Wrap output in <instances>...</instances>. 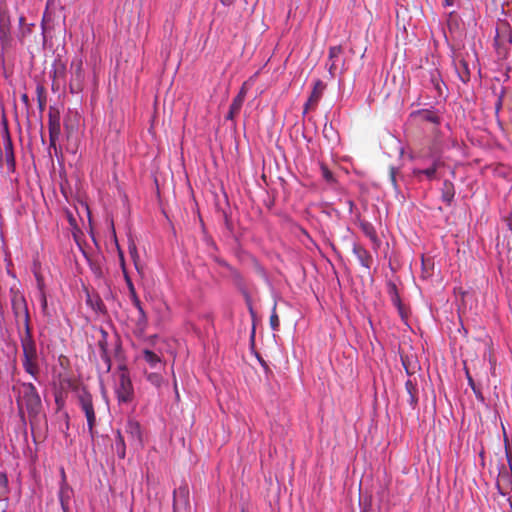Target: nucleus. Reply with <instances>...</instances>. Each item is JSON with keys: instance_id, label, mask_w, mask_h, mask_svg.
Listing matches in <instances>:
<instances>
[{"instance_id": "33", "label": "nucleus", "mask_w": 512, "mask_h": 512, "mask_svg": "<svg viewBox=\"0 0 512 512\" xmlns=\"http://www.w3.org/2000/svg\"><path fill=\"white\" fill-rule=\"evenodd\" d=\"M38 103L41 110L44 109L46 104V97L44 95V88L42 86L37 87Z\"/></svg>"}, {"instance_id": "55", "label": "nucleus", "mask_w": 512, "mask_h": 512, "mask_svg": "<svg viewBox=\"0 0 512 512\" xmlns=\"http://www.w3.org/2000/svg\"><path fill=\"white\" fill-rule=\"evenodd\" d=\"M451 3H452V2L450 1V4H451Z\"/></svg>"}, {"instance_id": "39", "label": "nucleus", "mask_w": 512, "mask_h": 512, "mask_svg": "<svg viewBox=\"0 0 512 512\" xmlns=\"http://www.w3.org/2000/svg\"><path fill=\"white\" fill-rule=\"evenodd\" d=\"M318 102H310V97L304 105L303 114H306L310 109H314Z\"/></svg>"}, {"instance_id": "53", "label": "nucleus", "mask_w": 512, "mask_h": 512, "mask_svg": "<svg viewBox=\"0 0 512 512\" xmlns=\"http://www.w3.org/2000/svg\"><path fill=\"white\" fill-rule=\"evenodd\" d=\"M112 232H113V235L115 236L116 235V231L114 229V226L112 225Z\"/></svg>"}, {"instance_id": "30", "label": "nucleus", "mask_w": 512, "mask_h": 512, "mask_svg": "<svg viewBox=\"0 0 512 512\" xmlns=\"http://www.w3.org/2000/svg\"><path fill=\"white\" fill-rule=\"evenodd\" d=\"M461 64H462V69L459 70L458 68H456L457 70V75L459 77V79L462 81V82H466L469 80V76H470V73H469V70L467 68V65L466 63L462 62L461 61Z\"/></svg>"}, {"instance_id": "5", "label": "nucleus", "mask_w": 512, "mask_h": 512, "mask_svg": "<svg viewBox=\"0 0 512 512\" xmlns=\"http://www.w3.org/2000/svg\"><path fill=\"white\" fill-rule=\"evenodd\" d=\"M115 393L119 403H130L134 398V389L129 373L125 367L121 368L118 375V382L115 387Z\"/></svg>"}, {"instance_id": "1", "label": "nucleus", "mask_w": 512, "mask_h": 512, "mask_svg": "<svg viewBox=\"0 0 512 512\" xmlns=\"http://www.w3.org/2000/svg\"><path fill=\"white\" fill-rule=\"evenodd\" d=\"M16 389L19 413L23 416L24 409L27 411L30 425L33 428L34 421L42 409L40 396L32 383H21Z\"/></svg>"}, {"instance_id": "38", "label": "nucleus", "mask_w": 512, "mask_h": 512, "mask_svg": "<svg viewBox=\"0 0 512 512\" xmlns=\"http://www.w3.org/2000/svg\"><path fill=\"white\" fill-rule=\"evenodd\" d=\"M422 117L430 122H433V123H437L438 122V118L436 115H434L432 112L430 111H424L422 113Z\"/></svg>"}, {"instance_id": "6", "label": "nucleus", "mask_w": 512, "mask_h": 512, "mask_svg": "<svg viewBox=\"0 0 512 512\" xmlns=\"http://www.w3.org/2000/svg\"><path fill=\"white\" fill-rule=\"evenodd\" d=\"M495 47L500 56H505L512 44V28L506 21H499L496 26Z\"/></svg>"}, {"instance_id": "19", "label": "nucleus", "mask_w": 512, "mask_h": 512, "mask_svg": "<svg viewBox=\"0 0 512 512\" xmlns=\"http://www.w3.org/2000/svg\"><path fill=\"white\" fill-rule=\"evenodd\" d=\"M138 310V313H139V317L137 319V322H136V330L140 333V334H143L147 328V325H148V317H147V314L146 312L144 311L143 307L140 308V309H137Z\"/></svg>"}, {"instance_id": "40", "label": "nucleus", "mask_w": 512, "mask_h": 512, "mask_svg": "<svg viewBox=\"0 0 512 512\" xmlns=\"http://www.w3.org/2000/svg\"><path fill=\"white\" fill-rule=\"evenodd\" d=\"M247 94V89L245 87V84L241 87L239 93L237 94L236 98H240L242 101L245 100Z\"/></svg>"}, {"instance_id": "24", "label": "nucleus", "mask_w": 512, "mask_h": 512, "mask_svg": "<svg viewBox=\"0 0 512 512\" xmlns=\"http://www.w3.org/2000/svg\"><path fill=\"white\" fill-rule=\"evenodd\" d=\"M387 291H388V294L390 296V299H391V302L393 303V305L400 304L401 299H400L396 284L391 281L388 282L387 283Z\"/></svg>"}, {"instance_id": "36", "label": "nucleus", "mask_w": 512, "mask_h": 512, "mask_svg": "<svg viewBox=\"0 0 512 512\" xmlns=\"http://www.w3.org/2000/svg\"><path fill=\"white\" fill-rule=\"evenodd\" d=\"M33 26H34V24H27L24 27H22L20 29V32H19V35H18L19 39H23L28 34H30L32 32V27Z\"/></svg>"}, {"instance_id": "32", "label": "nucleus", "mask_w": 512, "mask_h": 512, "mask_svg": "<svg viewBox=\"0 0 512 512\" xmlns=\"http://www.w3.org/2000/svg\"><path fill=\"white\" fill-rule=\"evenodd\" d=\"M102 332V339L98 341V347L100 349V354L101 353H108V344H107V332H105L104 330L101 331Z\"/></svg>"}, {"instance_id": "13", "label": "nucleus", "mask_w": 512, "mask_h": 512, "mask_svg": "<svg viewBox=\"0 0 512 512\" xmlns=\"http://www.w3.org/2000/svg\"><path fill=\"white\" fill-rule=\"evenodd\" d=\"M4 154L8 168L13 171L15 168V156L12 139L7 128L4 133Z\"/></svg>"}, {"instance_id": "9", "label": "nucleus", "mask_w": 512, "mask_h": 512, "mask_svg": "<svg viewBox=\"0 0 512 512\" xmlns=\"http://www.w3.org/2000/svg\"><path fill=\"white\" fill-rule=\"evenodd\" d=\"M400 358L402 366L409 377L414 376L420 370V363L417 355L411 348L408 350L401 349Z\"/></svg>"}, {"instance_id": "26", "label": "nucleus", "mask_w": 512, "mask_h": 512, "mask_svg": "<svg viewBox=\"0 0 512 512\" xmlns=\"http://www.w3.org/2000/svg\"><path fill=\"white\" fill-rule=\"evenodd\" d=\"M71 489L67 485H63L60 489V502L63 510L65 511L68 506V500L70 497Z\"/></svg>"}, {"instance_id": "48", "label": "nucleus", "mask_w": 512, "mask_h": 512, "mask_svg": "<svg viewBox=\"0 0 512 512\" xmlns=\"http://www.w3.org/2000/svg\"><path fill=\"white\" fill-rule=\"evenodd\" d=\"M130 251H131V254H132L133 256L137 254L135 245H133L132 247H130Z\"/></svg>"}, {"instance_id": "29", "label": "nucleus", "mask_w": 512, "mask_h": 512, "mask_svg": "<svg viewBox=\"0 0 512 512\" xmlns=\"http://www.w3.org/2000/svg\"><path fill=\"white\" fill-rule=\"evenodd\" d=\"M147 380H148V382H150L155 387H160L162 382H163L162 376L160 374H158V373H149V374H147Z\"/></svg>"}, {"instance_id": "17", "label": "nucleus", "mask_w": 512, "mask_h": 512, "mask_svg": "<svg viewBox=\"0 0 512 512\" xmlns=\"http://www.w3.org/2000/svg\"><path fill=\"white\" fill-rule=\"evenodd\" d=\"M125 278H126V282H127V286H128V290H129V296H130L132 304L134 305V307L136 309L142 308L143 306H142V303L136 293L134 284L132 283L131 279L127 275L125 276Z\"/></svg>"}, {"instance_id": "21", "label": "nucleus", "mask_w": 512, "mask_h": 512, "mask_svg": "<svg viewBox=\"0 0 512 512\" xmlns=\"http://www.w3.org/2000/svg\"><path fill=\"white\" fill-rule=\"evenodd\" d=\"M101 363L97 365V370L99 373H108L111 370V358L108 353H101Z\"/></svg>"}, {"instance_id": "18", "label": "nucleus", "mask_w": 512, "mask_h": 512, "mask_svg": "<svg viewBox=\"0 0 512 512\" xmlns=\"http://www.w3.org/2000/svg\"><path fill=\"white\" fill-rule=\"evenodd\" d=\"M243 103L244 101L235 97L230 105L226 119L233 120L240 113Z\"/></svg>"}, {"instance_id": "20", "label": "nucleus", "mask_w": 512, "mask_h": 512, "mask_svg": "<svg viewBox=\"0 0 512 512\" xmlns=\"http://www.w3.org/2000/svg\"><path fill=\"white\" fill-rule=\"evenodd\" d=\"M143 358L151 368H156L161 363V358L151 350L145 349L143 351Z\"/></svg>"}, {"instance_id": "51", "label": "nucleus", "mask_w": 512, "mask_h": 512, "mask_svg": "<svg viewBox=\"0 0 512 512\" xmlns=\"http://www.w3.org/2000/svg\"><path fill=\"white\" fill-rule=\"evenodd\" d=\"M174 388H175V391H176V396L179 397V394H178V391H177V383L176 382L174 383Z\"/></svg>"}, {"instance_id": "31", "label": "nucleus", "mask_w": 512, "mask_h": 512, "mask_svg": "<svg viewBox=\"0 0 512 512\" xmlns=\"http://www.w3.org/2000/svg\"><path fill=\"white\" fill-rule=\"evenodd\" d=\"M88 303L92 306V308L99 312H104L105 306L100 297H96L95 300L89 298Z\"/></svg>"}, {"instance_id": "2", "label": "nucleus", "mask_w": 512, "mask_h": 512, "mask_svg": "<svg viewBox=\"0 0 512 512\" xmlns=\"http://www.w3.org/2000/svg\"><path fill=\"white\" fill-rule=\"evenodd\" d=\"M21 348L23 351L22 365L24 370L33 376L35 379L39 374L38 365V353L36 342L33 338L32 328L27 327L26 329L18 330Z\"/></svg>"}, {"instance_id": "16", "label": "nucleus", "mask_w": 512, "mask_h": 512, "mask_svg": "<svg viewBox=\"0 0 512 512\" xmlns=\"http://www.w3.org/2000/svg\"><path fill=\"white\" fill-rule=\"evenodd\" d=\"M325 89H326V84L322 80L317 79L313 84V89L309 96L310 102H319Z\"/></svg>"}, {"instance_id": "23", "label": "nucleus", "mask_w": 512, "mask_h": 512, "mask_svg": "<svg viewBox=\"0 0 512 512\" xmlns=\"http://www.w3.org/2000/svg\"><path fill=\"white\" fill-rule=\"evenodd\" d=\"M82 79H83L82 62L79 61L76 65V70H75V81L77 83L76 84H74L73 82L70 83V88L72 91L80 90V82L82 81Z\"/></svg>"}, {"instance_id": "28", "label": "nucleus", "mask_w": 512, "mask_h": 512, "mask_svg": "<svg viewBox=\"0 0 512 512\" xmlns=\"http://www.w3.org/2000/svg\"><path fill=\"white\" fill-rule=\"evenodd\" d=\"M276 306H277V304L274 303L272 312L270 315V319H269L270 327L274 331L278 330V328L280 326V320H279L278 314L276 312Z\"/></svg>"}, {"instance_id": "15", "label": "nucleus", "mask_w": 512, "mask_h": 512, "mask_svg": "<svg viewBox=\"0 0 512 512\" xmlns=\"http://www.w3.org/2000/svg\"><path fill=\"white\" fill-rule=\"evenodd\" d=\"M125 432L130 436L133 442H142V433L140 424L134 420L129 419L125 425Z\"/></svg>"}, {"instance_id": "47", "label": "nucleus", "mask_w": 512, "mask_h": 512, "mask_svg": "<svg viewBox=\"0 0 512 512\" xmlns=\"http://www.w3.org/2000/svg\"><path fill=\"white\" fill-rule=\"evenodd\" d=\"M19 25L22 27H24L26 24H25V17L23 15H21L19 17Z\"/></svg>"}, {"instance_id": "50", "label": "nucleus", "mask_w": 512, "mask_h": 512, "mask_svg": "<svg viewBox=\"0 0 512 512\" xmlns=\"http://www.w3.org/2000/svg\"><path fill=\"white\" fill-rule=\"evenodd\" d=\"M468 380H469V384L472 386V388L474 389V383H473V380L470 376H468Z\"/></svg>"}, {"instance_id": "14", "label": "nucleus", "mask_w": 512, "mask_h": 512, "mask_svg": "<svg viewBox=\"0 0 512 512\" xmlns=\"http://www.w3.org/2000/svg\"><path fill=\"white\" fill-rule=\"evenodd\" d=\"M352 251L360 264L369 270L373 262L371 254L363 246L357 243L353 244Z\"/></svg>"}, {"instance_id": "46", "label": "nucleus", "mask_w": 512, "mask_h": 512, "mask_svg": "<svg viewBox=\"0 0 512 512\" xmlns=\"http://www.w3.org/2000/svg\"><path fill=\"white\" fill-rule=\"evenodd\" d=\"M21 100H22V102H24L26 105H28V103H29V98H28V95H27V94H22V95H21Z\"/></svg>"}, {"instance_id": "34", "label": "nucleus", "mask_w": 512, "mask_h": 512, "mask_svg": "<svg viewBox=\"0 0 512 512\" xmlns=\"http://www.w3.org/2000/svg\"><path fill=\"white\" fill-rule=\"evenodd\" d=\"M394 306L397 307L398 313L402 320L407 321L408 319V309L405 307V305L400 301V304H394Z\"/></svg>"}, {"instance_id": "4", "label": "nucleus", "mask_w": 512, "mask_h": 512, "mask_svg": "<svg viewBox=\"0 0 512 512\" xmlns=\"http://www.w3.org/2000/svg\"><path fill=\"white\" fill-rule=\"evenodd\" d=\"M77 399L81 410L85 414L89 434L91 437H94V428L96 426L97 420L93 404V397L86 389H82L79 391Z\"/></svg>"}, {"instance_id": "27", "label": "nucleus", "mask_w": 512, "mask_h": 512, "mask_svg": "<svg viewBox=\"0 0 512 512\" xmlns=\"http://www.w3.org/2000/svg\"><path fill=\"white\" fill-rule=\"evenodd\" d=\"M320 170H321V175H322L323 179L327 183L334 184L336 182L334 174L330 171V169L328 168V166L326 164L322 163L320 165Z\"/></svg>"}, {"instance_id": "35", "label": "nucleus", "mask_w": 512, "mask_h": 512, "mask_svg": "<svg viewBox=\"0 0 512 512\" xmlns=\"http://www.w3.org/2000/svg\"><path fill=\"white\" fill-rule=\"evenodd\" d=\"M188 495V489L187 487L183 486V487H179L178 490H175L174 491V507L176 506L177 504V499L179 496L183 497V498H186Z\"/></svg>"}, {"instance_id": "11", "label": "nucleus", "mask_w": 512, "mask_h": 512, "mask_svg": "<svg viewBox=\"0 0 512 512\" xmlns=\"http://www.w3.org/2000/svg\"><path fill=\"white\" fill-rule=\"evenodd\" d=\"M405 401L412 409H415L419 400V389L415 379L409 378L405 383Z\"/></svg>"}, {"instance_id": "41", "label": "nucleus", "mask_w": 512, "mask_h": 512, "mask_svg": "<svg viewBox=\"0 0 512 512\" xmlns=\"http://www.w3.org/2000/svg\"><path fill=\"white\" fill-rule=\"evenodd\" d=\"M389 177H390L391 183L395 186L396 185V169L394 167H390Z\"/></svg>"}, {"instance_id": "3", "label": "nucleus", "mask_w": 512, "mask_h": 512, "mask_svg": "<svg viewBox=\"0 0 512 512\" xmlns=\"http://www.w3.org/2000/svg\"><path fill=\"white\" fill-rule=\"evenodd\" d=\"M11 303L18 330L31 327L30 314L25 297L20 293H15Z\"/></svg>"}, {"instance_id": "12", "label": "nucleus", "mask_w": 512, "mask_h": 512, "mask_svg": "<svg viewBox=\"0 0 512 512\" xmlns=\"http://www.w3.org/2000/svg\"><path fill=\"white\" fill-rule=\"evenodd\" d=\"M359 226H360L362 232L365 234V236L370 239V241L372 243V248L374 250H378L381 245V241L377 235V232H376L373 224L368 221H365V220H360Z\"/></svg>"}, {"instance_id": "8", "label": "nucleus", "mask_w": 512, "mask_h": 512, "mask_svg": "<svg viewBox=\"0 0 512 512\" xmlns=\"http://www.w3.org/2000/svg\"><path fill=\"white\" fill-rule=\"evenodd\" d=\"M48 130H49V148H53L55 154L58 153L56 142L61 134L60 115L56 108L50 107L48 114Z\"/></svg>"}, {"instance_id": "7", "label": "nucleus", "mask_w": 512, "mask_h": 512, "mask_svg": "<svg viewBox=\"0 0 512 512\" xmlns=\"http://www.w3.org/2000/svg\"><path fill=\"white\" fill-rule=\"evenodd\" d=\"M11 16L6 7H0V45L3 52H8L12 47Z\"/></svg>"}, {"instance_id": "43", "label": "nucleus", "mask_w": 512, "mask_h": 512, "mask_svg": "<svg viewBox=\"0 0 512 512\" xmlns=\"http://www.w3.org/2000/svg\"><path fill=\"white\" fill-rule=\"evenodd\" d=\"M428 263H429V260H426L425 258H422V267H423V272L429 276L430 273L428 271Z\"/></svg>"}, {"instance_id": "10", "label": "nucleus", "mask_w": 512, "mask_h": 512, "mask_svg": "<svg viewBox=\"0 0 512 512\" xmlns=\"http://www.w3.org/2000/svg\"><path fill=\"white\" fill-rule=\"evenodd\" d=\"M342 52L343 49L340 45L332 46L329 48L328 60L330 63L328 64V71L331 77H334L338 70L340 71V73H342L344 70V62L342 61L341 67H339L338 63Z\"/></svg>"}, {"instance_id": "45", "label": "nucleus", "mask_w": 512, "mask_h": 512, "mask_svg": "<svg viewBox=\"0 0 512 512\" xmlns=\"http://www.w3.org/2000/svg\"><path fill=\"white\" fill-rule=\"evenodd\" d=\"M423 172L427 175V177L432 178L436 172V169L434 167L428 168V169L424 170Z\"/></svg>"}, {"instance_id": "22", "label": "nucleus", "mask_w": 512, "mask_h": 512, "mask_svg": "<svg viewBox=\"0 0 512 512\" xmlns=\"http://www.w3.org/2000/svg\"><path fill=\"white\" fill-rule=\"evenodd\" d=\"M115 445H116V451H117L119 458H121V459L125 458L126 445H125L124 437L119 430L117 431Z\"/></svg>"}, {"instance_id": "37", "label": "nucleus", "mask_w": 512, "mask_h": 512, "mask_svg": "<svg viewBox=\"0 0 512 512\" xmlns=\"http://www.w3.org/2000/svg\"><path fill=\"white\" fill-rule=\"evenodd\" d=\"M408 9L406 7H401L399 9V12H397V25H399L400 20L403 22L406 21Z\"/></svg>"}, {"instance_id": "49", "label": "nucleus", "mask_w": 512, "mask_h": 512, "mask_svg": "<svg viewBox=\"0 0 512 512\" xmlns=\"http://www.w3.org/2000/svg\"><path fill=\"white\" fill-rule=\"evenodd\" d=\"M45 17H46V13L44 14L43 18H42V29L44 30L45 29Z\"/></svg>"}, {"instance_id": "25", "label": "nucleus", "mask_w": 512, "mask_h": 512, "mask_svg": "<svg viewBox=\"0 0 512 512\" xmlns=\"http://www.w3.org/2000/svg\"><path fill=\"white\" fill-rule=\"evenodd\" d=\"M41 312L42 315L46 318L47 323H51L53 320V315L48 308L47 298L44 293L41 294Z\"/></svg>"}, {"instance_id": "44", "label": "nucleus", "mask_w": 512, "mask_h": 512, "mask_svg": "<svg viewBox=\"0 0 512 512\" xmlns=\"http://www.w3.org/2000/svg\"><path fill=\"white\" fill-rule=\"evenodd\" d=\"M64 126H65V131H66L67 137L69 138L72 134L73 126L70 125L68 122H65Z\"/></svg>"}, {"instance_id": "42", "label": "nucleus", "mask_w": 512, "mask_h": 512, "mask_svg": "<svg viewBox=\"0 0 512 512\" xmlns=\"http://www.w3.org/2000/svg\"><path fill=\"white\" fill-rule=\"evenodd\" d=\"M0 486L3 488V489H6L7 486H8V479H7V476L6 474H0Z\"/></svg>"}, {"instance_id": "52", "label": "nucleus", "mask_w": 512, "mask_h": 512, "mask_svg": "<svg viewBox=\"0 0 512 512\" xmlns=\"http://www.w3.org/2000/svg\"><path fill=\"white\" fill-rule=\"evenodd\" d=\"M501 107V99H499L497 105H496V108L499 109Z\"/></svg>"}, {"instance_id": "54", "label": "nucleus", "mask_w": 512, "mask_h": 512, "mask_svg": "<svg viewBox=\"0 0 512 512\" xmlns=\"http://www.w3.org/2000/svg\"><path fill=\"white\" fill-rule=\"evenodd\" d=\"M443 2L445 3V5H448V0H443Z\"/></svg>"}]
</instances>
